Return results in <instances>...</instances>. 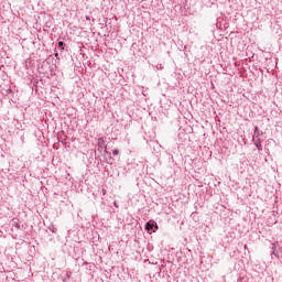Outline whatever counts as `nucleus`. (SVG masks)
Returning <instances> with one entry per match:
<instances>
[{
  "label": "nucleus",
  "mask_w": 282,
  "mask_h": 282,
  "mask_svg": "<svg viewBox=\"0 0 282 282\" xmlns=\"http://www.w3.org/2000/svg\"><path fill=\"white\" fill-rule=\"evenodd\" d=\"M252 141L253 142H261V132L259 131V127L254 128Z\"/></svg>",
  "instance_id": "nucleus-1"
},
{
  "label": "nucleus",
  "mask_w": 282,
  "mask_h": 282,
  "mask_svg": "<svg viewBox=\"0 0 282 282\" xmlns=\"http://www.w3.org/2000/svg\"><path fill=\"white\" fill-rule=\"evenodd\" d=\"M98 149H105V151H107V144H105V139H98Z\"/></svg>",
  "instance_id": "nucleus-2"
},
{
  "label": "nucleus",
  "mask_w": 282,
  "mask_h": 282,
  "mask_svg": "<svg viewBox=\"0 0 282 282\" xmlns=\"http://www.w3.org/2000/svg\"><path fill=\"white\" fill-rule=\"evenodd\" d=\"M153 228H155V223L154 221H148L145 224V230H153Z\"/></svg>",
  "instance_id": "nucleus-3"
},
{
  "label": "nucleus",
  "mask_w": 282,
  "mask_h": 282,
  "mask_svg": "<svg viewBox=\"0 0 282 282\" xmlns=\"http://www.w3.org/2000/svg\"><path fill=\"white\" fill-rule=\"evenodd\" d=\"M253 144L258 149V151H263V145H261V141H254Z\"/></svg>",
  "instance_id": "nucleus-4"
},
{
  "label": "nucleus",
  "mask_w": 282,
  "mask_h": 282,
  "mask_svg": "<svg viewBox=\"0 0 282 282\" xmlns=\"http://www.w3.org/2000/svg\"><path fill=\"white\" fill-rule=\"evenodd\" d=\"M64 46H65V43L63 41H59L58 42V47H62V50H63Z\"/></svg>",
  "instance_id": "nucleus-5"
},
{
  "label": "nucleus",
  "mask_w": 282,
  "mask_h": 282,
  "mask_svg": "<svg viewBox=\"0 0 282 282\" xmlns=\"http://www.w3.org/2000/svg\"><path fill=\"white\" fill-rule=\"evenodd\" d=\"M272 250L276 251V243H274V242L272 243Z\"/></svg>",
  "instance_id": "nucleus-6"
},
{
  "label": "nucleus",
  "mask_w": 282,
  "mask_h": 282,
  "mask_svg": "<svg viewBox=\"0 0 282 282\" xmlns=\"http://www.w3.org/2000/svg\"><path fill=\"white\" fill-rule=\"evenodd\" d=\"M271 254H273L274 257H276L279 259V254H276V251L272 250Z\"/></svg>",
  "instance_id": "nucleus-7"
},
{
  "label": "nucleus",
  "mask_w": 282,
  "mask_h": 282,
  "mask_svg": "<svg viewBox=\"0 0 282 282\" xmlns=\"http://www.w3.org/2000/svg\"><path fill=\"white\" fill-rule=\"evenodd\" d=\"M118 153H120L118 150L112 151V155H118Z\"/></svg>",
  "instance_id": "nucleus-8"
},
{
  "label": "nucleus",
  "mask_w": 282,
  "mask_h": 282,
  "mask_svg": "<svg viewBox=\"0 0 282 282\" xmlns=\"http://www.w3.org/2000/svg\"><path fill=\"white\" fill-rule=\"evenodd\" d=\"M101 193H102V195H107V189L102 188Z\"/></svg>",
  "instance_id": "nucleus-9"
}]
</instances>
